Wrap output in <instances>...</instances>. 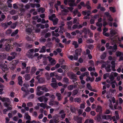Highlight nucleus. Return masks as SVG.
<instances>
[{
    "mask_svg": "<svg viewBox=\"0 0 123 123\" xmlns=\"http://www.w3.org/2000/svg\"><path fill=\"white\" fill-rule=\"evenodd\" d=\"M108 65L107 62L106 63H104L102 64V67L103 68H105V69L106 70L107 72H108Z\"/></svg>",
    "mask_w": 123,
    "mask_h": 123,
    "instance_id": "nucleus-25",
    "label": "nucleus"
},
{
    "mask_svg": "<svg viewBox=\"0 0 123 123\" xmlns=\"http://www.w3.org/2000/svg\"><path fill=\"white\" fill-rule=\"evenodd\" d=\"M67 9H65L61 11V14L62 15H66L69 12V10L72 11L73 9L74 8L73 7H67Z\"/></svg>",
    "mask_w": 123,
    "mask_h": 123,
    "instance_id": "nucleus-8",
    "label": "nucleus"
},
{
    "mask_svg": "<svg viewBox=\"0 0 123 123\" xmlns=\"http://www.w3.org/2000/svg\"><path fill=\"white\" fill-rule=\"evenodd\" d=\"M67 24L68 26V28L69 29L71 30V27L72 25V22L70 21L68 22Z\"/></svg>",
    "mask_w": 123,
    "mask_h": 123,
    "instance_id": "nucleus-23",
    "label": "nucleus"
},
{
    "mask_svg": "<svg viewBox=\"0 0 123 123\" xmlns=\"http://www.w3.org/2000/svg\"><path fill=\"white\" fill-rule=\"evenodd\" d=\"M61 96V94L60 93H57L56 94V96L57 97L58 100H60L62 98Z\"/></svg>",
    "mask_w": 123,
    "mask_h": 123,
    "instance_id": "nucleus-31",
    "label": "nucleus"
},
{
    "mask_svg": "<svg viewBox=\"0 0 123 123\" xmlns=\"http://www.w3.org/2000/svg\"><path fill=\"white\" fill-rule=\"evenodd\" d=\"M118 75V74L117 73L112 72L109 76V78L111 81L110 83L112 84L111 87L113 88H114L115 87V86L114 84H117L115 80H114V77H116Z\"/></svg>",
    "mask_w": 123,
    "mask_h": 123,
    "instance_id": "nucleus-4",
    "label": "nucleus"
},
{
    "mask_svg": "<svg viewBox=\"0 0 123 123\" xmlns=\"http://www.w3.org/2000/svg\"><path fill=\"white\" fill-rule=\"evenodd\" d=\"M9 67L11 69L13 70L16 68V66L13 64H10Z\"/></svg>",
    "mask_w": 123,
    "mask_h": 123,
    "instance_id": "nucleus-51",
    "label": "nucleus"
},
{
    "mask_svg": "<svg viewBox=\"0 0 123 123\" xmlns=\"http://www.w3.org/2000/svg\"><path fill=\"white\" fill-rule=\"evenodd\" d=\"M109 44H108V45ZM111 48L113 52H115L117 50V46L116 44H115L113 46H109L108 45V49L109 48Z\"/></svg>",
    "mask_w": 123,
    "mask_h": 123,
    "instance_id": "nucleus-18",
    "label": "nucleus"
},
{
    "mask_svg": "<svg viewBox=\"0 0 123 123\" xmlns=\"http://www.w3.org/2000/svg\"><path fill=\"white\" fill-rule=\"evenodd\" d=\"M51 34L49 32H48L46 33L44 37L45 38H47L48 37H50V36Z\"/></svg>",
    "mask_w": 123,
    "mask_h": 123,
    "instance_id": "nucleus-61",
    "label": "nucleus"
},
{
    "mask_svg": "<svg viewBox=\"0 0 123 123\" xmlns=\"http://www.w3.org/2000/svg\"><path fill=\"white\" fill-rule=\"evenodd\" d=\"M51 86L53 88H55L58 87V85L56 83H51Z\"/></svg>",
    "mask_w": 123,
    "mask_h": 123,
    "instance_id": "nucleus-49",
    "label": "nucleus"
},
{
    "mask_svg": "<svg viewBox=\"0 0 123 123\" xmlns=\"http://www.w3.org/2000/svg\"><path fill=\"white\" fill-rule=\"evenodd\" d=\"M12 2V0H8L7 2V4H8V6L10 8H11L12 6V4L11 3Z\"/></svg>",
    "mask_w": 123,
    "mask_h": 123,
    "instance_id": "nucleus-34",
    "label": "nucleus"
},
{
    "mask_svg": "<svg viewBox=\"0 0 123 123\" xmlns=\"http://www.w3.org/2000/svg\"><path fill=\"white\" fill-rule=\"evenodd\" d=\"M59 62L61 65H62L65 63L64 60L63 59H60L59 60Z\"/></svg>",
    "mask_w": 123,
    "mask_h": 123,
    "instance_id": "nucleus-55",
    "label": "nucleus"
},
{
    "mask_svg": "<svg viewBox=\"0 0 123 123\" xmlns=\"http://www.w3.org/2000/svg\"><path fill=\"white\" fill-rule=\"evenodd\" d=\"M113 19L111 16L108 13V25L111 27H112V22L113 21Z\"/></svg>",
    "mask_w": 123,
    "mask_h": 123,
    "instance_id": "nucleus-14",
    "label": "nucleus"
},
{
    "mask_svg": "<svg viewBox=\"0 0 123 123\" xmlns=\"http://www.w3.org/2000/svg\"><path fill=\"white\" fill-rule=\"evenodd\" d=\"M74 86L73 85H70L68 86L67 88L70 91L73 89Z\"/></svg>",
    "mask_w": 123,
    "mask_h": 123,
    "instance_id": "nucleus-46",
    "label": "nucleus"
},
{
    "mask_svg": "<svg viewBox=\"0 0 123 123\" xmlns=\"http://www.w3.org/2000/svg\"><path fill=\"white\" fill-rule=\"evenodd\" d=\"M48 58L49 61L51 65H54L55 64L56 61L55 60L49 56L48 57Z\"/></svg>",
    "mask_w": 123,
    "mask_h": 123,
    "instance_id": "nucleus-15",
    "label": "nucleus"
},
{
    "mask_svg": "<svg viewBox=\"0 0 123 123\" xmlns=\"http://www.w3.org/2000/svg\"><path fill=\"white\" fill-rule=\"evenodd\" d=\"M110 119L111 120L112 119V120L113 121L115 122L117 121L116 117L115 116H113L112 117L111 116L108 115V119Z\"/></svg>",
    "mask_w": 123,
    "mask_h": 123,
    "instance_id": "nucleus-27",
    "label": "nucleus"
},
{
    "mask_svg": "<svg viewBox=\"0 0 123 123\" xmlns=\"http://www.w3.org/2000/svg\"><path fill=\"white\" fill-rule=\"evenodd\" d=\"M82 118L81 117H79L77 118V121L78 123H81Z\"/></svg>",
    "mask_w": 123,
    "mask_h": 123,
    "instance_id": "nucleus-60",
    "label": "nucleus"
},
{
    "mask_svg": "<svg viewBox=\"0 0 123 123\" xmlns=\"http://www.w3.org/2000/svg\"><path fill=\"white\" fill-rule=\"evenodd\" d=\"M39 76H38L36 77V79L38 80V82L39 83H43L45 81L44 78L41 77L39 78Z\"/></svg>",
    "mask_w": 123,
    "mask_h": 123,
    "instance_id": "nucleus-16",
    "label": "nucleus"
},
{
    "mask_svg": "<svg viewBox=\"0 0 123 123\" xmlns=\"http://www.w3.org/2000/svg\"><path fill=\"white\" fill-rule=\"evenodd\" d=\"M86 87H87L88 88V90H90V91L92 89V87L91 85L89 83H88L86 84Z\"/></svg>",
    "mask_w": 123,
    "mask_h": 123,
    "instance_id": "nucleus-48",
    "label": "nucleus"
},
{
    "mask_svg": "<svg viewBox=\"0 0 123 123\" xmlns=\"http://www.w3.org/2000/svg\"><path fill=\"white\" fill-rule=\"evenodd\" d=\"M28 27L27 26V29L26 30V32L29 33L32 32V29Z\"/></svg>",
    "mask_w": 123,
    "mask_h": 123,
    "instance_id": "nucleus-47",
    "label": "nucleus"
},
{
    "mask_svg": "<svg viewBox=\"0 0 123 123\" xmlns=\"http://www.w3.org/2000/svg\"><path fill=\"white\" fill-rule=\"evenodd\" d=\"M12 32V31L11 30H8L6 31V34L7 35H9Z\"/></svg>",
    "mask_w": 123,
    "mask_h": 123,
    "instance_id": "nucleus-64",
    "label": "nucleus"
},
{
    "mask_svg": "<svg viewBox=\"0 0 123 123\" xmlns=\"http://www.w3.org/2000/svg\"><path fill=\"white\" fill-rule=\"evenodd\" d=\"M12 39H1L0 41V48L1 49L2 48L3 46L2 43H10L11 42V40H12Z\"/></svg>",
    "mask_w": 123,
    "mask_h": 123,
    "instance_id": "nucleus-10",
    "label": "nucleus"
},
{
    "mask_svg": "<svg viewBox=\"0 0 123 123\" xmlns=\"http://www.w3.org/2000/svg\"><path fill=\"white\" fill-rule=\"evenodd\" d=\"M3 77V78L6 81H9V80L7 77V74H4Z\"/></svg>",
    "mask_w": 123,
    "mask_h": 123,
    "instance_id": "nucleus-63",
    "label": "nucleus"
},
{
    "mask_svg": "<svg viewBox=\"0 0 123 123\" xmlns=\"http://www.w3.org/2000/svg\"><path fill=\"white\" fill-rule=\"evenodd\" d=\"M2 101L4 103V106L7 108L8 110H12V105L11 104V101L10 98L7 97H3L2 98Z\"/></svg>",
    "mask_w": 123,
    "mask_h": 123,
    "instance_id": "nucleus-2",
    "label": "nucleus"
},
{
    "mask_svg": "<svg viewBox=\"0 0 123 123\" xmlns=\"http://www.w3.org/2000/svg\"><path fill=\"white\" fill-rule=\"evenodd\" d=\"M93 121L92 119L89 120L88 119L86 120L84 123H93Z\"/></svg>",
    "mask_w": 123,
    "mask_h": 123,
    "instance_id": "nucleus-45",
    "label": "nucleus"
},
{
    "mask_svg": "<svg viewBox=\"0 0 123 123\" xmlns=\"http://www.w3.org/2000/svg\"><path fill=\"white\" fill-rule=\"evenodd\" d=\"M88 70L89 71L94 72L95 71V68L94 67L92 68V67H90L88 68Z\"/></svg>",
    "mask_w": 123,
    "mask_h": 123,
    "instance_id": "nucleus-58",
    "label": "nucleus"
},
{
    "mask_svg": "<svg viewBox=\"0 0 123 123\" xmlns=\"http://www.w3.org/2000/svg\"><path fill=\"white\" fill-rule=\"evenodd\" d=\"M38 100L41 102L44 101V103H46L48 100V98L44 96L40 97L38 98Z\"/></svg>",
    "mask_w": 123,
    "mask_h": 123,
    "instance_id": "nucleus-13",
    "label": "nucleus"
},
{
    "mask_svg": "<svg viewBox=\"0 0 123 123\" xmlns=\"http://www.w3.org/2000/svg\"><path fill=\"white\" fill-rule=\"evenodd\" d=\"M75 0H65L64 1V4L67 5L69 4L70 6H76V4L74 3Z\"/></svg>",
    "mask_w": 123,
    "mask_h": 123,
    "instance_id": "nucleus-7",
    "label": "nucleus"
},
{
    "mask_svg": "<svg viewBox=\"0 0 123 123\" xmlns=\"http://www.w3.org/2000/svg\"><path fill=\"white\" fill-rule=\"evenodd\" d=\"M34 51L33 49H31L27 52L26 55L29 58L32 59L33 57Z\"/></svg>",
    "mask_w": 123,
    "mask_h": 123,
    "instance_id": "nucleus-12",
    "label": "nucleus"
},
{
    "mask_svg": "<svg viewBox=\"0 0 123 123\" xmlns=\"http://www.w3.org/2000/svg\"><path fill=\"white\" fill-rule=\"evenodd\" d=\"M45 11V9L42 7H40L37 9V11L38 12H41L42 13H43Z\"/></svg>",
    "mask_w": 123,
    "mask_h": 123,
    "instance_id": "nucleus-36",
    "label": "nucleus"
},
{
    "mask_svg": "<svg viewBox=\"0 0 123 123\" xmlns=\"http://www.w3.org/2000/svg\"><path fill=\"white\" fill-rule=\"evenodd\" d=\"M68 75L70 79L72 80V81L73 82L76 80V75L74 74L73 73H70L68 74Z\"/></svg>",
    "mask_w": 123,
    "mask_h": 123,
    "instance_id": "nucleus-11",
    "label": "nucleus"
},
{
    "mask_svg": "<svg viewBox=\"0 0 123 123\" xmlns=\"http://www.w3.org/2000/svg\"><path fill=\"white\" fill-rule=\"evenodd\" d=\"M37 68L35 67L34 66L33 67L31 68V73L32 74H34Z\"/></svg>",
    "mask_w": 123,
    "mask_h": 123,
    "instance_id": "nucleus-40",
    "label": "nucleus"
},
{
    "mask_svg": "<svg viewBox=\"0 0 123 123\" xmlns=\"http://www.w3.org/2000/svg\"><path fill=\"white\" fill-rule=\"evenodd\" d=\"M81 52V49H77L75 50V53L74 57L72 55H69L68 56V57L69 59L71 60H73V59L76 60L78 59V55L80 54Z\"/></svg>",
    "mask_w": 123,
    "mask_h": 123,
    "instance_id": "nucleus-5",
    "label": "nucleus"
},
{
    "mask_svg": "<svg viewBox=\"0 0 123 123\" xmlns=\"http://www.w3.org/2000/svg\"><path fill=\"white\" fill-rule=\"evenodd\" d=\"M108 60L110 61H111V64L112 70L113 71H116V70L115 68V62L116 61L115 57H112L111 56H110L108 57Z\"/></svg>",
    "mask_w": 123,
    "mask_h": 123,
    "instance_id": "nucleus-6",
    "label": "nucleus"
},
{
    "mask_svg": "<svg viewBox=\"0 0 123 123\" xmlns=\"http://www.w3.org/2000/svg\"><path fill=\"white\" fill-rule=\"evenodd\" d=\"M82 14L84 15H86V14L87 16H84L83 18L84 19H89V16L90 15L91 13L90 12V11H83L82 12Z\"/></svg>",
    "mask_w": 123,
    "mask_h": 123,
    "instance_id": "nucleus-9",
    "label": "nucleus"
},
{
    "mask_svg": "<svg viewBox=\"0 0 123 123\" xmlns=\"http://www.w3.org/2000/svg\"><path fill=\"white\" fill-rule=\"evenodd\" d=\"M94 78L92 77H91L90 76H88L87 77L86 79V81L88 82L89 81L91 82H92L94 80Z\"/></svg>",
    "mask_w": 123,
    "mask_h": 123,
    "instance_id": "nucleus-19",
    "label": "nucleus"
},
{
    "mask_svg": "<svg viewBox=\"0 0 123 123\" xmlns=\"http://www.w3.org/2000/svg\"><path fill=\"white\" fill-rule=\"evenodd\" d=\"M25 117L26 120H30L31 119V117L27 113H25Z\"/></svg>",
    "mask_w": 123,
    "mask_h": 123,
    "instance_id": "nucleus-37",
    "label": "nucleus"
},
{
    "mask_svg": "<svg viewBox=\"0 0 123 123\" xmlns=\"http://www.w3.org/2000/svg\"><path fill=\"white\" fill-rule=\"evenodd\" d=\"M37 104L38 106H40L44 109L45 108L47 105L46 103H38Z\"/></svg>",
    "mask_w": 123,
    "mask_h": 123,
    "instance_id": "nucleus-20",
    "label": "nucleus"
},
{
    "mask_svg": "<svg viewBox=\"0 0 123 123\" xmlns=\"http://www.w3.org/2000/svg\"><path fill=\"white\" fill-rule=\"evenodd\" d=\"M25 79L26 80H29L30 79V75L29 74H26L24 76Z\"/></svg>",
    "mask_w": 123,
    "mask_h": 123,
    "instance_id": "nucleus-35",
    "label": "nucleus"
},
{
    "mask_svg": "<svg viewBox=\"0 0 123 123\" xmlns=\"http://www.w3.org/2000/svg\"><path fill=\"white\" fill-rule=\"evenodd\" d=\"M63 81L67 84H69L68 79L66 78H63Z\"/></svg>",
    "mask_w": 123,
    "mask_h": 123,
    "instance_id": "nucleus-50",
    "label": "nucleus"
},
{
    "mask_svg": "<svg viewBox=\"0 0 123 123\" xmlns=\"http://www.w3.org/2000/svg\"><path fill=\"white\" fill-rule=\"evenodd\" d=\"M17 55V54L14 52H12L10 54V55H12V56L13 59H14L15 57V56Z\"/></svg>",
    "mask_w": 123,
    "mask_h": 123,
    "instance_id": "nucleus-57",
    "label": "nucleus"
},
{
    "mask_svg": "<svg viewBox=\"0 0 123 123\" xmlns=\"http://www.w3.org/2000/svg\"><path fill=\"white\" fill-rule=\"evenodd\" d=\"M73 44L74 46V48H76L78 46V45L77 43V42L75 41H74L72 43Z\"/></svg>",
    "mask_w": 123,
    "mask_h": 123,
    "instance_id": "nucleus-53",
    "label": "nucleus"
},
{
    "mask_svg": "<svg viewBox=\"0 0 123 123\" xmlns=\"http://www.w3.org/2000/svg\"><path fill=\"white\" fill-rule=\"evenodd\" d=\"M103 25L102 23L97 22L96 24V25L98 27H102Z\"/></svg>",
    "mask_w": 123,
    "mask_h": 123,
    "instance_id": "nucleus-62",
    "label": "nucleus"
},
{
    "mask_svg": "<svg viewBox=\"0 0 123 123\" xmlns=\"http://www.w3.org/2000/svg\"><path fill=\"white\" fill-rule=\"evenodd\" d=\"M73 96H74L76 95L78 92V90L77 89L74 90L73 91Z\"/></svg>",
    "mask_w": 123,
    "mask_h": 123,
    "instance_id": "nucleus-56",
    "label": "nucleus"
},
{
    "mask_svg": "<svg viewBox=\"0 0 123 123\" xmlns=\"http://www.w3.org/2000/svg\"><path fill=\"white\" fill-rule=\"evenodd\" d=\"M46 50V47L45 46H43L41 49L40 50L39 52L40 53H44L45 52Z\"/></svg>",
    "mask_w": 123,
    "mask_h": 123,
    "instance_id": "nucleus-22",
    "label": "nucleus"
},
{
    "mask_svg": "<svg viewBox=\"0 0 123 123\" xmlns=\"http://www.w3.org/2000/svg\"><path fill=\"white\" fill-rule=\"evenodd\" d=\"M0 68L3 71H5L7 70V66L5 63L0 64Z\"/></svg>",
    "mask_w": 123,
    "mask_h": 123,
    "instance_id": "nucleus-17",
    "label": "nucleus"
},
{
    "mask_svg": "<svg viewBox=\"0 0 123 123\" xmlns=\"http://www.w3.org/2000/svg\"><path fill=\"white\" fill-rule=\"evenodd\" d=\"M115 100L114 97H111L109 98L108 103H109V107L111 110H114V108L115 109H118L117 107V106L118 105L117 103H116L115 105H114L115 103Z\"/></svg>",
    "mask_w": 123,
    "mask_h": 123,
    "instance_id": "nucleus-3",
    "label": "nucleus"
},
{
    "mask_svg": "<svg viewBox=\"0 0 123 123\" xmlns=\"http://www.w3.org/2000/svg\"><path fill=\"white\" fill-rule=\"evenodd\" d=\"M107 29L105 28L103 30V34L105 36L108 37V33H106V32L107 31Z\"/></svg>",
    "mask_w": 123,
    "mask_h": 123,
    "instance_id": "nucleus-43",
    "label": "nucleus"
},
{
    "mask_svg": "<svg viewBox=\"0 0 123 123\" xmlns=\"http://www.w3.org/2000/svg\"><path fill=\"white\" fill-rule=\"evenodd\" d=\"M109 9L110 11L113 13L115 12L116 11V8L114 7H110Z\"/></svg>",
    "mask_w": 123,
    "mask_h": 123,
    "instance_id": "nucleus-33",
    "label": "nucleus"
},
{
    "mask_svg": "<svg viewBox=\"0 0 123 123\" xmlns=\"http://www.w3.org/2000/svg\"><path fill=\"white\" fill-rule=\"evenodd\" d=\"M10 48V46L9 44H8L6 45L5 49V50L7 51H9Z\"/></svg>",
    "mask_w": 123,
    "mask_h": 123,
    "instance_id": "nucleus-39",
    "label": "nucleus"
},
{
    "mask_svg": "<svg viewBox=\"0 0 123 123\" xmlns=\"http://www.w3.org/2000/svg\"><path fill=\"white\" fill-rule=\"evenodd\" d=\"M19 6L20 8V11L21 12H24L25 11V9L23 8L24 7L23 5L22 4H20L19 5Z\"/></svg>",
    "mask_w": 123,
    "mask_h": 123,
    "instance_id": "nucleus-28",
    "label": "nucleus"
},
{
    "mask_svg": "<svg viewBox=\"0 0 123 123\" xmlns=\"http://www.w3.org/2000/svg\"><path fill=\"white\" fill-rule=\"evenodd\" d=\"M80 33V31L78 30H77L75 31L72 32L71 33V34L73 36H75L76 35V33Z\"/></svg>",
    "mask_w": 123,
    "mask_h": 123,
    "instance_id": "nucleus-42",
    "label": "nucleus"
},
{
    "mask_svg": "<svg viewBox=\"0 0 123 123\" xmlns=\"http://www.w3.org/2000/svg\"><path fill=\"white\" fill-rule=\"evenodd\" d=\"M18 32V30L17 29L15 31L13 32L11 34V36H14L17 34Z\"/></svg>",
    "mask_w": 123,
    "mask_h": 123,
    "instance_id": "nucleus-44",
    "label": "nucleus"
},
{
    "mask_svg": "<svg viewBox=\"0 0 123 123\" xmlns=\"http://www.w3.org/2000/svg\"><path fill=\"white\" fill-rule=\"evenodd\" d=\"M49 19L50 20L52 21L53 22V24L54 25H56L57 24L58 20V19L57 18L51 19L50 18H49Z\"/></svg>",
    "mask_w": 123,
    "mask_h": 123,
    "instance_id": "nucleus-21",
    "label": "nucleus"
},
{
    "mask_svg": "<svg viewBox=\"0 0 123 123\" xmlns=\"http://www.w3.org/2000/svg\"><path fill=\"white\" fill-rule=\"evenodd\" d=\"M74 101L75 102H77L80 103L81 102V99L80 98H76L74 99Z\"/></svg>",
    "mask_w": 123,
    "mask_h": 123,
    "instance_id": "nucleus-38",
    "label": "nucleus"
},
{
    "mask_svg": "<svg viewBox=\"0 0 123 123\" xmlns=\"http://www.w3.org/2000/svg\"><path fill=\"white\" fill-rule=\"evenodd\" d=\"M96 111L97 112H99V113L101 112L102 111V108L99 106H98L96 109Z\"/></svg>",
    "mask_w": 123,
    "mask_h": 123,
    "instance_id": "nucleus-29",
    "label": "nucleus"
},
{
    "mask_svg": "<svg viewBox=\"0 0 123 123\" xmlns=\"http://www.w3.org/2000/svg\"><path fill=\"white\" fill-rule=\"evenodd\" d=\"M17 24L16 23H14L11 24V27L12 29H14L16 27Z\"/></svg>",
    "mask_w": 123,
    "mask_h": 123,
    "instance_id": "nucleus-52",
    "label": "nucleus"
},
{
    "mask_svg": "<svg viewBox=\"0 0 123 123\" xmlns=\"http://www.w3.org/2000/svg\"><path fill=\"white\" fill-rule=\"evenodd\" d=\"M116 55L117 57H120L123 55V53L122 52L117 51L116 52Z\"/></svg>",
    "mask_w": 123,
    "mask_h": 123,
    "instance_id": "nucleus-26",
    "label": "nucleus"
},
{
    "mask_svg": "<svg viewBox=\"0 0 123 123\" xmlns=\"http://www.w3.org/2000/svg\"><path fill=\"white\" fill-rule=\"evenodd\" d=\"M52 36H55L56 37H57L59 36V34L58 33H55L54 31H52Z\"/></svg>",
    "mask_w": 123,
    "mask_h": 123,
    "instance_id": "nucleus-59",
    "label": "nucleus"
},
{
    "mask_svg": "<svg viewBox=\"0 0 123 123\" xmlns=\"http://www.w3.org/2000/svg\"><path fill=\"white\" fill-rule=\"evenodd\" d=\"M110 34L111 37L110 38L112 44L113 45L116 43H119L121 40L117 36H114L117 33L116 31L112 29H110Z\"/></svg>",
    "mask_w": 123,
    "mask_h": 123,
    "instance_id": "nucleus-1",
    "label": "nucleus"
},
{
    "mask_svg": "<svg viewBox=\"0 0 123 123\" xmlns=\"http://www.w3.org/2000/svg\"><path fill=\"white\" fill-rule=\"evenodd\" d=\"M114 115L116 117V119L118 120L119 119V117L118 111H115Z\"/></svg>",
    "mask_w": 123,
    "mask_h": 123,
    "instance_id": "nucleus-30",
    "label": "nucleus"
},
{
    "mask_svg": "<svg viewBox=\"0 0 123 123\" xmlns=\"http://www.w3.org/2000/svg\"><path fill=\"white\" fill-rule=\"evenodd\" d=\"M90 31L88 29L84 27L83 28V32H84L85 34H87L89 33Z\"/></svg>",
    "mask_w": 123,
    "mask_h": 123,
    "instance_id": "nucleus-24",
    "label": "nucleus"
},
{
    "mask_svg": "<svg viewBox=\"0 0 123 123\" xmlns=\"http://www.w3.org/2000/svg\"><path fill=\"white\" fill-rule=\"evenodd\" d=\"M42 89V90L46 92H47L49 91L48 89L46 87L45 85L43 86V88Z\"/></svg>",
    "mask_w": 123,
    "mask_h": 123,
    "instance_id": "nucleus-41",
    "label": "nucleus"
},
{
    "mask_svg": "<svg viewBox=\"0 0 123 123\" xmlns=\"http://www.w3.org/2000/svg\"><path fill=\"white\" fill-rule=\"evenodd\" d=\"M43 93V92L40 90H37L36 95L38 96H40Z\"/></svg>",
    "mask_w": 123,
    "mask_h": 123,
    "instance_id": "nucleus-32",
    "label": "nucleus"
},
{
    "mask_svg": "<svg viewBox=\"0 0 123 123\" xmlns=\"http://www.w3.org/2000/svg\"><path fill=\"white\" fill-rule=\"evenodd\" d=\"M12 62L15 65H17L19 63H20L19 60H13L12 61Z\"/></svg>",
    "mask_w": 123,
    "mask_h": 123,
    "instance_id": "nucleus-54",
    "label": "nucleus"
}]
</instances>
